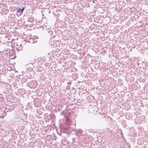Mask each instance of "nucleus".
I'll return each instance as SVG.
<instances>
[{
  "label": "nucleus",
  "mask_w": 148,
  "mask_h": 148,
  "mask_svg": "<svg viewBox=\"0 0 148 148\" xmlns=\"http://www.w3.org/2000/svg\"><path fill=\"white\" fill-rule=\"evenodd\" d=\"M16 10V13H17L16 15H21L23 13V11L25 10L24 7H23L22 9L17 8Z\"/></svg>",
  "instance_id": "nucleus-1"
},
{
  "label": "nucleus",
  "mask_w": 148,
  "mask_h": 148,
  "mask_svg": "<svg viewBox=\"0 0 148 148\" xmlns=\"http://www.w3.org/2000/svg\"><path fill=\"white\" fill-rule=\"evenodd\" d=\"M66 122L68 124H70L71 123V120L68 117H66Z\"/></svg>",
  "instance_id": "nucleus-2"
},
{
  "label": "nucleus",
  "mask_w": 148,
  "mask_h": 148,
  "mask_svg": "<svg viewBox=\"0 0 148 148\" xmlns=\"http://www.w3.org/2000/svg\"><path fill=\"white\" fill-rule=\"evenodd\" d=\"M23 48V47L21 45H20L19 47H18L17 48V49L18 50V51L22 50Z\"/></svg>",
  "instance_id": "nucleus-3"
},
{
  "label": "nucleus",
  "mask_w": 148,
  "mask_h": 148,
  "mask_svg": "<svg viewBox=\"0 0 148 148\" xmlns=\"http://www.w3.org/2000/svg\"><path fill=\"white\" fill-rule=\"evenodd\" d=\"M28 21L30 22H32L34 21V19L32 17H30L29 18Z\"/></svg>",
  "instance_id": "nucleus-4"
},
{
  "label": "nucleus",
  "mask_w": 148,
  "mask_h": 148,
  "mask_svg": "<svg viewBox=\"0 0 148 148\" xmlns=\"http://www.w3.org/2000/svg\"><path fill=\"white\" fill-rule=\"evenodd\" d=\"M75 138H72V143H73L74 142H75Z\"/></svg>",
  "instance_id": "nucleus-5"
},
{
  "label": "nucleus",
  "mask_w": 148,
  "mask_h": 148,
  "mask_svg": "<svg viewBox=\"0 0 148 148\" xmlns=\"http://www.w3.org/2000/svg\"><path fill=\"white\" fill-rule=\"evenodd\" d=\"M67 84H68V86H69V85H71V82H68L67 83Z\"/></svg>",
  "instance_id": "nucleus-6"
},
{
  "label": "nucleus",
  "mask_w": 148,
  "mask_h": 148,
  "mask_svg": "<svg viewBox=\"0 0 148 148\" xmlns=\"http://www.w3.org/2000/svg\"><path fill=\"white\" fill-rule=\"evenodd\" d=\"M31 76H30V77H29V78H31Z\"/></svg>",
  "instance_id": "nucleus-7"
},
{
  "label": "nucleus",
  "mask_w": 148,
  "mask_h": 148,
  "mask_svg": "<svg viewBox=\"0 0 148 148\" xmlns=\"http://www.w3.org/2000/svg\"><path fill=\"white\" fill-rule=\"evenodd\" d=\"M68 86H69L68 85L67 86V87H68Z\"/></svg>",
  "instance_id": "nucleus-8"
},
{
  "label": "nucleus",
  "mask_w": 148,
  "mask_h": 148,
  "mask_svg": "<svg viewBox=\"0 0 148 148\" xmlns=\"http://www.w3.org/2000/svg\"><path fill=\"white\" fill-rule=\"evenodd\" d=\"M68 86H69L68 85L67 86V87H68Z\"/></svg>",
  "instance_id": "nucleus-9"
}]
</instances>
